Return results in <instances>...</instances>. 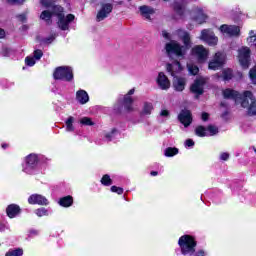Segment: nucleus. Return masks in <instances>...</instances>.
<instances>
[{"instance_id": "nucleus-46", "label": "nucleus", "mask_w": 256, "mask_h": 256, "mask_svg": "<svg viewBox=\"0 0 256 256\" xmlns=\"http://www.w3.org/2000/svg\"><path fill=\"white\" fill-rule=\"evenodd\" d=\"M114 112L116 115H121L123 113V103L122 104H115L114 105Z\"/></svg>"}, {"instance_id": "nucleus-23", "label": "nucleus", "mask_w": 256, "mask_h": 256, "mask_svg": "<svg viewBox=\"0 0 256 256\" xmlns=\"http://www.w3.org/2000/svg\"><path fill=\"white\" fill-rule=\"evenodd\" d=\"M172 9L178 17H183L185 15V5L179 1H174L172 3Z\"/></svg>"}, {"instance_id": "nucleus-11", "label": "nucleus", "mask_w": 256, "mask_h": 256, "mask_svg": "<svg viewBox=\"0 0 256 256\" xmlns=\"http://www.w3.org/2000/svg\"><path fill=\"white\" fill-rule=\"evenodd\" d=\"M134 94H135V88H132L123 97L122 104L125 111H127V113H131V111H133V103H135V100H133V97H131V95H134Z\"/></svg>"}, {"instance_id": "nucleus-32", "label": "nucleus", "mask_w": 256, "mask_h": 256, "mask_svg": "<svg viewBox=\"0 0 256 256\" xmlns=\"http://www.w3.org/2000/svg\"><path fill=\"white\" fill-rule=\"evenodd\" d=\"M179 154V148L177 147H168L164 151L165 157H175V155Z\"/></svg>"}, {"instance_id": "nucleus-33", "label": "nucleus", "mask_w": 256, "mask_h": 256, "mask_svg": "<svg viewBox=\"0 0 256 256\" xmlns=\"http://www.w3.org/2000/svg\"><path fill=\"white\" fill-rule=\"evenodd\" d=\"M65 123H66V131L70 133L75 131V126H73V123H75V118L73 116H69Z\"/></svg>"}, {"instance_id": "nucleus-61", "label": "nucleus", "mask_w": 256, "mask_h": 256, "mask_svg": "<svg viewBox=\"0 0 256 256\" xmlns=\"http://www.w3.org/2000/svg\"><path fill=\"white\" fill-rule=\"evenodd\" d=\"M150 175H151L152 177H157V175H159V172H157V171H151V172H150Z\"/></svg>"}, {"instance_id": "nucleus-17", "label": "nucleus", "mask_w": 256, "mask_h": 256, "mask_svg": "<svg viewBox=\"0 0 256 256\" xmlns=\"http://www.w3.org/2000/svg\"><path fill=\"white\" fill-rule=\"evenodd\" d=\"M172 87L174 91L182 93V91H185V87H187V79L179 76L174 77L172 81Z\"/></svg>"}, {"instance_id": "nucleus-1", "label": "nucleus", "mask_w": 256, "mask_h": 256, "mask_svg": "<svg viewBox=\"0 0 256 256\" xmlns=\"http://www.w3.org/2000/svg\"><path fill=\"white\" fill-rule=\"evenodd\" d=\"M50 9L52 16L58 19L57 25L59 29H61V31H69V24L75 21V15L68 14L65 17V8L60 5L54 4Z\"/></svg>"}, {"instance_id": "nucleus-37", "label": "nucleus", "mask_w": 256, "mask_h": 256, "mask_svg": "<svg viewBox=\"0 0 256 256\" xmlns=\"http://www.w3.org/2000/svg\"><path fill=\"white\" fill-rule=\"evenodd\" d=\"M23 255V249L22 248H16V249H10L5 256H22Z\"/></svg>"}, {"instance_id": "nucleus-14", "label": "nucleus", "mask_w": 256, "mask_h": 256, "mask_svg": "<svg viewBox=\"0 0 256 256\" xmlns=\"http://www.w3.org/2000/svg\"><path fill=\"white\" fill-rule=\"evenodd\" d=\"M29 205H49V200L41 194H32L28 197Z\"/></svg>"}, {"instance_id": "nucleus-5", "label": "nucleus", "mask_w": 256, "mask_h": 256, "mask_svg": "<svg viewBox=\"0 0 256 256\" xmlns=\"http://www.w3.org/2000/svg\"><path fill=\"white\" fill-rule=\"evenodd\" d=\"M165 51L167 55H175L176 57H185V55H187L185 47L180 45L177 40H170V42L166 43Z\"/></svg>"}, {"instance_id": "nucleus-31", "label": "nucleus", "mask_w": 256, "mask_h": 256, "mask_svg": "<svg viewBox=\"0 0 256 256\" xmlns=\"http://www.w3.org/2000/svg\"><path fill=\"white\" fill-rule=\"evenodd\" d=\"M194 132L197 137H207V128L203 125H198Z\"/></svg>"}, {"instance_id": "nucleus-26", "label": "nucleus", "mask_w": 256, "mask_h": 256, "mask_svg": "<svg viewBox=\"0 0 256 256\" xmlns=\"http://www.w3.org/2000/svg\"><path fill=\"white\" fill-rule=\"evenodd\" d=\"M140 13L142 17H145V19H148L149 21L151 20V15L155 13V10L149 6H140Z\"/></svg>"}, {"instance_id": "nucleus-63", "label": "nucleus", "mask_w": 256, "mask_h": 256, "mask_svg": "<svg viewBox=\"0 0 256 256\" xmlns=\"http://www.w3.org/2000/svg\"><path fill=\"white\" fill-rule=\"evenodd\" d=\"M220 107H227V104L225 102H221Z\"/></svg>"}, {"instance_id": "nucleus-64", "label": "nucleus", "mask_w": 256, "mask_h": 256, "mask_svg": "<svg viewBox=\"0 0 256 256\" xmlns=\"http://www.w3.org/2000/svg\"><path fill=\"white\" fill-rule=\"evenodd\" d=\"M164 1H169V0H164Z\"/></svg>"}, {"instance_id": "nucleus-58", "label": "nucleus", "mask_w": 256, "mask_h": 256, "mask_svg": "<svg viewBox=\"0 0 256 256\" xmlns=\"http://www.w3.org/2000/svg\"><path fill=\"white\" fill-rule=\"evenodd\" d=\"M161 117H169V110H162L160 112Z\"/></svg>"}, {"instance_id": "nucleus-15", "label": "nucleus", "mask_w": 256, "mask_h": 256, "mask_svg": "<svg viewBox=\"0 0 256 256\" xmlns=\"http://www.w3.org/2000/svg\"><path fill=\"white\" fill-rule=\"evenodd\" d=\"M39 165V156L37 154H30L26 157V167L23 169L24 173H29V169H37Z\"/></svg>"}, {"instance_id": "nucleus-48", "label": "nucleus", "mask_w": 256, "mask_h": 256, "mask_svg": "<svg viewBox=\"0 0 256 256\" xmlns=\"http://www.w3.org/2000/svg\"><path fill=\"white\" fill-rule=\"evenodd\" d=\"M115 133H117V128H113L110 133L105 134V138L108 139V141H111Z\"/></svg>"}, {"instance_id": "nucleus-55", "label": "nucleus", "mask_w": 256, "mask_h": 256, "mask_svg": "<svg viewBox=\"0 0 256 256\" xmlns=\"http://www.w3.org/2000/svg\"><path fill=\"white\" fill-rule=\"evenodd\" d=\"M227 117H229V110H225L222 114H221V119H225L227 121Z\"/></svg>"}, {"instance_id": "nucleus-29", "label": "nucleus", "mask_w": 256, "mask_h": 256, "mask_svg": "<svg viewBox=\"0 0 256 256\" xmlns=\"http://www.w3.org/2000/svg\"><path fill=\"white\" fill-rule=\"evenodd\" d=\"M182 42L184 43V46L182 47H184V51L187 53L191 48V36L189 35V32H184Z\"/></svg>"}, {"instance_id": "nucleus-28", "label": "nucleus", "mask_w": 256, "mask_h": 256, "mask_svg": "<svg viewBox=\"0 0 256 256\" xmlns=\"http://www.w3.org/2000/svg\"><path fill=\"white\" fill-rule=\"evenodd\" d=\"M40 19H42V21H45L47 25H51V23H53V14L49 10H44L40 14Z\"/></svg>"}, {"instance_id": "nucleus-3", "label": "nucleus", "mask_w": 256, "mask_h": 256, "mask_svg": "<svg viewBox=\"0 0 256 256\" xmlns=\"http://www.w3.org/2000/svg\"><path fill=\"white\" fill-rule=\"evenodd\" d=\"M180 251L184 256L195 255V247H197V241L191 235H183L178 240Z\"/></svg>"}, {"instance_id": "nucleus-49", "label": "nucleus", "mask_w": 256, "mask_h": 256, "mask_svg": "<svg viewBox=\"0 0 256 256\" xmlns=\"http://www.w3.org/2000/svg\"><path fill=\"white\" fill-rule=\"evenodd\" d=\"M25 0H7L10 5H23Z\"/></svg>"}, {"instance_id": "nucleus-9", "label": "nucleus", "mask_w": 256, "mask_h": 256, "mask_svg": "<svg viewBox=\"0 0 256 256\" xmlns=\"http://www.w3.org/2000/svg\"><path fill=\"white\" fill-rule=\"evenodd\" d=\"M178 121L184 125V127H189L193 123V113L191 110L182 109L178 114Z\"/></svg>"}, {"instance_id": "nucleus-45", "label": "nucleus", "mask_w": 256, "mask_h": 256, "mask_svg": "<svg viewBox=\"0 0 256 256\" xmlns=\"http://www.w3.org/2000/svg\"><path fill=\"white\" fill-rule=\"evenodd\" d=\"M25 63L28 67H33V65H35V58L34 57H30V56H27L25 58Z\"/></svg>"}, {"instance_id": "nucleus-43", "label": "nucleus", "mask_w": 256, "mask_h": 256, "mask_svg": "<svg viewBox=\"0 0 256 256\" xmlns=\"http://www.w3.org/2000/svg\"><path fill=\"white\" fill-rule=\"evenodd\" d=\"M188 71L190 73V75H198L199 74V67L195 66V65H191L188 67Z\"/></svg>"}, {"instance_id": "nucleus-56", "label": "nucleus", "mask_w": 256, "mask_h": 256, "mask_svg": "<svg viewBox=\"0 0 256 256\" xmlns=\"http://www.w3.org/2000/svg\"><path fill=\"white\" fill-rule=\"evenodd\" d=\"M162 37H164V39H171V36L169 35V33L165 30L162 31Z\"/></svg>"}, {"instance_id": "nucleus-44", "label": "nucleus", "mask_w": 256, "mask_h": 256, "mask_svg": "<svg viewBox=\"0 0 256 256\" xmlns=\"http://www.w3.org/2000/svg\"><path fill=\"white\" fill-rule=\"evenodd\" d=\"M33 55H34L33 57L36 59V61H39L41 59V57H43V50L36 49V50H34Z\"/></svg>"}, {"instance_id": "nucleus-59", "label": "nucleus", "mask_w": 256, "mask_h": 256, "mask_svg": "<svg viewBox=\"0 0 256 256\" xmlns=\"http://www.w3.org/2000/svg\"><path fill=\"white\" fill-rule=\"evenodd\" d=\"M5 29L0 28V39H5Z\"/></svg>"}, {"instance_id": "nucleus-51", "label": "nucleus", "mask_w": 256, "mask_h": 256, "mask_svg": "<svg viewBox=\"0 0 256 256\" xmlns=\"http://www.w3.org/2000/svg\"><path fill=\"white\" fill-rule=\"evenodd\" d=\"M253 33H254L253 30L250 31V36L248 38V41H250V43H255V41H256V35Z\"/></svg>"}, {"instance_id": "nucleus-25", "label": "nucleus", "mask_w": 256, "mask_h": 256, "mask_svg": "<svg viewBox=\"0 0 256 256\" xmlns=\"http://www.w3.org/2000/svg\"><path fill=\"white\" fill-rule=\"evenodd\" d=\"M73 201V196H64L59 199L58 205H60V207L69 208L73 205Z\"/></svg>"}, {"instance_id": "nucleus-54", "label": "nucleus", "mask_w": 256, "mask_h": 256, "mask_svg": "<svg viewBox=\"0 0 256 256\" xmlns=\"http://www.w3.org/2000/svg\"><path fill=\"white\" fill-rule=\"evenodd\" d=\"M201 119H202V121H209V113L203 112L201 114Z\"/></svg>"}, {"instance_id": "nucleus-50", "label": "nucleus", "mask_w": 256, "mask_h": 256, "mask_svg": "<svg viewBox=\"0 0 256 256\" xmlns=\"http://www.w3.org/2000/svg\"><path fill=\"white\" fill-rule=\"evenodd\" d=\"M185 145L186 147H195V141H193V139H187Z\"/></svg>"}, {"instance_id": "nucleus-27", "label": "nucleus", "mask_w": 256, "mask_h": 256, "mask_svg": "<svg viewBox=\"0 0 256 256\" xmlns=\"http://www.w3.org/2000/svg\"><path fill=\"white\" fill-rule=\"evenodd\" d=\"M217 79H223V81H231L233 79V70L230 68L224 69L222 75L216 74Z\"/></svg>"}, {"instance_id": "nucleus-21", "label": "nucleus", "mask_w": 256, "mask_h": 256, "mask_svg": "<svg viewBox=\"0 0 256 256\" xmlns=\"http://www.w3.org/2000/svg\"><path fill=\"white\" fill-rule=\"evenodd\" d=\"M247 109L248 117H255L256 115V99L252 93V98H248V106L245 108Z\"/></svg>"}, {"instance_id": "nucleus-24", "label": "nucleus", "mask_w": 256, "mask_h": 256, "mask_svg": "<svg viewBox=\"0 0 256 256\" xmlns=\"http://www.w3.org/2000/svg\"><path fill=\"white\" fill-rule=\"evenodd\" d=\"M201 38L204 41H208L211 45H217V37L210 35L209 30L207 29L201 31Z\"/></svg>"}, {"instance_id": "nucleus-10", "label": "nucleus", "mask_w": 256, "mask_h": 256, "mask_svg": "<svg viewBox=\"0 0 256 256\" xmlns=\"http://www.w3.org/2000/svg\"><path fill=\"white\" fill-rule=\"evenodd\" d=\"M221 33L229 35V37H239L241 35V28L236 25L223 24L220 26Z\"/></svg>"}, {"instance_id": "nucleus-6", "label": "nucleus", "mask_w": 256, "mask_h": 256, "mask_svg": "<svg viewBox=\"0 0 256 256\" xmlns=\"http://www.w3.org/2000/svg\"><path fill=\"white\" fill-rule=\"evenodd\" d=\"M238 61L243 69H249L251 66V48L242 46L238 49Z\"/></svg>"}, {"instance_id": "nucleus-35", "label": "nucleus", "mask_w": 256, "mask_h": 256, "mask_svg": "<svg viewBox=\"0 0 256 256\" xmlns=\"http://www.w3.org/2000/svg\"><path fill=\"white\" fill-rule=\"evenodd\" d=\"M37 217H49V210L45 207H41L35 210Z\"/></svg>"}, {"instance_id": "nucleus-53", "label": "nucleus", "mask_w": 256, "mask_h": 256, "mask_svg": "<svg viewBox=\"0 0 256 256\" xmlns=\"http://www.w3.org/2000/svg\"><path fill=\"white\" fill-rule=\"evenodd\" d=\"M17 18L19 19V21H21V23H26L27 21V15L25 14H19Z\"/></svg>"}, {"instance_id": "nucleus-20", "label": "nucleus", "mask_w": 256, "mask_h": 256, "mask_svg": "<svg viewBox=\"0 0 256 256\" xmlns=\"http://www.w3.org/2000/svg\"><path fill=\"white\" fill-rule=\"evenodd\" d=\"M157 84L159 85L160 89H162L163 91H167V89L171 87V81H169V78L163 72H159L158 78H157Z\"/></svg>"}, {"instance_id": "nucleus-62", "label": "nucleus", "mask_w": 256, "mask_h": 256, "mask_svg": "<svg viewBox=\"0 0 256 256\" xmlns=\"http://www.w3.org/2000/svg\"><path fill=\"white\" fill-rule=\"evenodd\" d=\"M1 147H2V149H7V148L9 147V144L3 143V144L1 145Z\"/></svg>"}, {"instance_id": "nucleus-34", "label": "nucleus", "mask_w": 256, "mask_h": 256, "mask_svg": "<svg viewBox=\"0 0 256 256\" xmlns=\"http://www.w3.org/2000/svg\"><path fill=\"white\" fill-rule=\"evenodd\" d=\"M100 182L104 187H111V185H113V179H111L109 174L103 175Z\"/></svg>"}, {"instance_id": "nucleus-8", "label": "nucleus", "mask_w": 256, "mask_h": 256, "mask_svg": "<svg viewBox=\"0 0 256 256\" xmlns=\"http://www.w3.org/2000/svg\"><path fill=\"white\" fill-rule=\"evenodd\" d=\"M225 65V54L222 52H216L213 56V59L208 64V69L211 71H217Z\"/></svg>"}, {"instance_id": "nucleus-40", "label": "nucleus", "mask_w": 256, "mask_h": 256, "mask_svg": "<svg viewBox=\"0 0 256 256\" xmlns=\"http://www.w3.org/2000/svg\"><path fill=\"white\" fill-rule=\"evenodd\" d=\"M152 110H153V104L151 102H145L143 107V114L151 115Z\"/></svg>"}, {"instance_id": "nucleus-38", "label": "nucleus", "mask_w": 256, "mask_h": 256, "mask_svg": "<svg viewBox=\"0 0 256 256\" xmlns=\"http://www.w3.org/2000/svg\"><path fill=\"white\" fill-rule=\"evenodd\" d=\"M206 131L209 132L210 137H213L214 135H217V133H219V128L213 124H210L207 126Z\"/></svg>"}, {"instance_id": "nucleus-30", "label": "nucleus", "mask_w": 256, "mask_h": 256, "mask_svg": "<svg viewBox=\"0 0 256 256\" xmlns=\"http://www.w3.org/2000/svg\"><path fill=\"white\" fill-rule=\"evenodd\" d=\"M36 41H38V43H40V45H51V43H53V41H55V36L51 35L49 37L46 38H41V36H37L36 37Z\"/></svg>"}, {"instance_id": "nucleus-4", "label": "nucleus", "mask_w": 256, "mask_h": 256, "mask_svg": "<svg viewBox=\"0 0 256 256\" xmlns=\"http://www.w3.org/2000/svg\"><path fill=\"white\" fill-rule=\"evenodd\" d=\"M53 79H55V81H66L67 83H71V81L75 79L73 68L69 66L56 67L53 72Z\"/></svg>"}, {"instance_id": "nucleus-18", "label": "nucleus", "mask_w": 256, "mask_h": 256, "mask_svg": "<svg viewBox=\"0 0 256 256\" xmlns=\"http://www.w3.org/2000/svg\"><path fill=\"white\" fill-rule=\"evenodd\" d=\"M192 52L196 57H198V61L200 62L207 61V57H209V51H207L203 46H195L192 49Z\"/></svg>"}, {"instance_id": "nucleus-36", "label": "nucleus", "mask_w": 256, "mask_h": 256, "mask_svg": "<svg viewBox=\"0 0 256 256\" xmlns=\"http://www.w3.org/2000/svg\"><path fill=\"white\" fill-rule=\"evenodd\" d=\"M80 124L86 127H93V125H95V122H93V119L89 117H82L80 119Z\"/></svg>"}, {"instance_id": "nucleus-13", "label": "nucleus", "mask_w": 256, "mask_h": 256, "mask_svg": "<svg viewBox=\"0 0 256 256\" xmlns=\"http://www.w3.org/2000/svg\"><path fill=\"white\" fill-rule=\"evenodd\" d=\"M166 71L170 73L172 77H177V75L183 71V66L179 60H174L172 64L168 63L166 65Z\"/></svg>"}, {"instance_id": "nucleus-52", "label": "nucleus", "mask_w": 256, "mask_h": 256, "mask_svg": "<svg viewBox=\"0 0 256 256\" xmlns=\"http://www.w3.org/2000/svg\"><path fill=\"white\" fill-rule=\"evenodd\" d=\"M220 159H221L222 161H229V153L223 152V153L220 155Z\"/></svg>"}, {"instance_id": "nucleus-60", "label": "nucleus", "mask_w": 256, "mask_h": 256, "mask_svg": "<svg viewBox=\"0 0 256 256\" xmlns=\"http://www.w3.org/2000/svg\"><path fill=\"white\" fill-rule=\"evenodd\" d=\"M7 229H9L7 226L0 225V233H4V231H7Z\"/></svg>"}, {"instance_id": "nucleus-7", "label": "nucleus", "mask_w": 256, "mask_h": 256, "mask_svg": "<svg viewBox=\"0 0 256 256\" xmlns=\"http://www.w3.org/2000/svg\"><path fill=\"white\" fill-rule=\"evenodd\" d=\"M207 81L204 78H197L190 86V91L196 95V99H199L203 93H205V85Z\"/></svg>"}, {"instance_id": "nucleus-39", "label": "nucleus", "mask_w": 256, "mask_h": 256, "mask_svg": "<svg viewBox=\"0 0 256 256\" xmlns=\"http://www.w3.org/2000/svg\"><path fill=\"white\" fill-rule=\"evenodd\" d=\"M249 78L252 85H256V64L249 70Z\"/></svg>"}, {"instance_id": "nucleus-2", "label": "nucleus", "mask_w": 256, "mask_h": 256, "mask_svg": "<svg viewBox=\"0 0 256 256\" xmlns=\"http://www.w3.org/2000/svg\"><path fill=\"white\" fill-rule=\"evenodd\" d=\"M222 95L224 99H232L235 101L236 105L240 103L243 108L249 107V99L253 98V92L249 90H246L241 94L239 91L230 88L224 89Z\"/></svg>"}, {"instance_id": "nucleus-47", "label": "nucleus", "mask_w": 256, "mask_h": 256, "mask_svg": "<svg viewBox=\"0 0 256 256\" xmlns=\"http://www.w3.org/2000/svg\"><path fill=\"white\" fill-rule=\"evenodd\" d=\"M11 54V48L4 47L2 48L1 55L2 57H9Z\"/></svg>"}, {"instance_id": "nucleus-12", "label": "nucleus", "mask_w": 256, "mask_h": 256, "mask_svg": "<svg viewBox=\"0 0 256 256\" xmlns=\"http://www.w3.org/2000/svg\"><path fill=\"white\" fill-rule=\"evenodd\" d=\"M113 12V4L106 3L102 4L101 9L98 11L96 19L97 21H103L104 19H107L109 15Z\"/></svg>"}, {"instance_id": "nucleus-22", "label": "nucleus", "mask_w": 256, "mask_h": 256, "mask_svg": "<svg viewBox=\"0 0 256 256\" xmlns=\"http://www.w3.org/2000/svg\"><path fill=\"white\" fill-rule=\"evenodd\" d=\"M76 101L80 103V105H85L89 103V94L85 90H78L76 92Z\"/></svg>"}, {"instance_id": "nucleus-16", "label": "nucleus", "mask_w": 256, "mask_h": 256, "mask_svg": "<svg viewBox=\"0 0 256 256\" xmlns=\"http://www.w3.org/2000/svg\"><path fill=\"white\" fill-rule=\"evenodd\" d=\"M23 213V209H21V206L18 204H9L6 207V215L9 217V219H15L19 217Z\"/></svg>"}, {"instance_id": "nucleus-42", "label": "nucleus", "mask_w": 256, "mask_h": 256, "mask_svg": "<svg viewBox=\"0 0 256 256\" xmlns=\"http://www.w3.org/2000/svg\"><path fill=\"white\" fill-rule=\"evenodd\" d=\"M110 191L116 193L117 195H123V188L118 186H111Z\"/></svg>"}, {"instance_id": "nucleus-19", "label": "nucleus", "mask_w": 256, "mask_h": 256, "mask_svg": "<svg viewBox=\"0 0 256 256\" xmlns=\"http://www.w3.org/2000/svg\"><path fill=\"white\" fill-rule=\"evenodd\" d=\"M207 19H209V16L205 14L203 8H195V16L192 18V21H195L198 25H203V23H207Z\"/></svg>"}, {"instance_id": "nucleus-41", "label": "nucleus", "mask_w": 256, "mask_h": 256, "mask_svg": "<svg viewBox=\"0 0 256 256\" xmlns=\"http://www.w3.org/2000/svg\"><path fill=\"white\" fill-rule=\"evenodd\" d=\"M41 5H43V7H45L46 9H51L55 3L53 2V0H41L40 1Z\"/></svg>"}, {"instance_id": "nucleus-57", "label": "nucleus", "mask_w": 256, "mask_h": 256, "mask_svg": "<svg viewBox=\"0 0 256 256\" xmlns=\"http://www.w3.org/2000/svg\"><path fill=\"white\" fill-rule=\"evenodd\" d=\"M35 235H39V231H37V230H30L29 237H35Z\"/></svg>"}]
</instances>
